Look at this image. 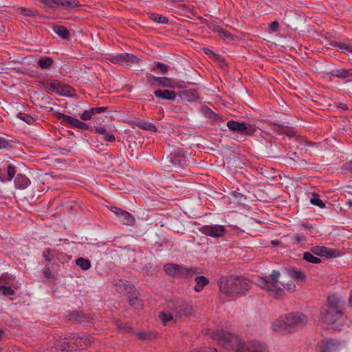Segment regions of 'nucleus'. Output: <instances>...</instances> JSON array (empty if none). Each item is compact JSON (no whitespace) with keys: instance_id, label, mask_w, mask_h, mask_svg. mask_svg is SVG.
<instances>
[{"instance_id":"7ed1b4c3","label":"nucleus","mask_w":352,"mask_h":352,"mask_svg":"<svg viewBox=\"0 0 352 352\" xmlns=\"http://www.w3.org/2000/svg\"><path fill=\"white\" fill-rule=\"evenodd\" d=\"M280 275L278 271L273 270L270 276L258 277L256 283L261 289L267 291L270 296L279 298L285 294L284 289L278 286Z\"/></svg>"},{"instance_id":"49530a36","label":"nucleus","mask_w":352,"mask_h":352,"mask_svg":"<svg viewBox=\"0 0 352 352\" xmlns=\"http://www.w3.org/2000/svg\"><path fill=\"white\" fill-rule=\"evenodd\" d=\"M72 126L80 129H84L87 130L89 129V126L87 124L80 121L79 120L75 118L74 121V124Z\"/></svg>"},{"instance_id":"c85d7f7f","label":"nucleus","mask_w":352,"mask_h":352,"mask_svg":"<svg viewBox=\"0 0 352 352\" xmlns=\"http://www.w3.org/2000/svg\"><path fill=\"white\" fill-rule=\"evenodd\" d=\"M159 318L161 319L164 325H166L168 322L172 320L175 322V314L173 309L168 312H161L159 315Z\"/></svg>"},{"instance_id":"e2e57ef3","label":"nucleus","mask_w":352,"mask_h":352,"mask_svg":"<svg viewBox=\"0 0 352 352\" xmlns=\"http://www.w3.org/2000/svg\"><path fill=\"white\" fill-rule=\"evenodd\" d=\"M168 162H171L175 168H177L178 165H179V160H177L175 157V159L171 157Z\"/></svg>"},{"instance_id":"052dcab7","label":"nucleus","mask_w":352,"mask_h":352,"mask_svg":"<svg viewBox=\"0 0 352 352\" xmlns=\"http://www.w3.org/2000/svg\"><path fill=\"white\" fill-rule=\"evenodd\" d=\"M270 29L272 32H276L279 28V23L276 21H274L270 24Z\"/></svg>"},{"instance_id":"4468645a","label":"nucleus","mask_w":352,"mask_h":352,"mask_svg":"<svg viewBox=\"0 0 352 352\" xmlns=\"http://www.w3.org/2000/svg\"><path fill=\"white\" fill-rule=\"evenodd\" d=\"M74 340L70 339L69 337L60 338L54 342V347L56 350L73 351H76V347L74 346Z\"/></svg>"},{"instance_id":"79ce46f5","label":"nucleus","mask_w":352,"mask_h":352,"mask_svg":"<svg viewBox=\"0 0 352 352\" xmlns=\"http://www.w3.org/2000/svg\"><path fill=\"white\" fill-rule=\"evenodd\" d=\"M12 280V276L8 274H3L0 276V285H10Z\"/></svg>"},{"instance_id":"f257e3e1","label":"nucleus","mask_w":352,"mask_h":352,"mask_svg":"<svg viewBox=\"0 0 352 352\" xmlns=\"http://www.w3.org/2000/svg\"><path fill=\"white\" fill-rule=\"evenodd\" d=\"M327 303L328 307H322L320 310V318L327 325H331L334 330L341 331L345 320L342 312L344 300L331 295L327 298Z\"/></svg>"},{"instance_id":"aec40b11","label":"nucleus","mask_w":352,"mask_h":352,"mask_svg":"<svg viewBox=\"0 0 352 352\" xmlns=\"http://www.w3.org/2000/svg\"><path fill=\"white\" fill-rule=\"evenodd\" d=\"M154 95L156 98L170 100H173L176 98V93L168 89H157L154 91Z\"/></svg>"},{"instance_id":"cd10ccee","label":"nucleus","mask_w":352,"mask_h":352,"mask_svg":"<svg viewBox=\"0 0 352 352\" xmlns=\"http://www.w3.org/2000/svg\"><path fill=\"white\" fill-rule=\"evenodd\" d=\"M54 32L60 36L63 39H68L70 37L69 30L64 26L55 25L53 28Z\"/></svg>"},{"instance_id":"338daca9","label":"nucleus","mask_w":352,"mask_h":352,"mask_svg":"<svg viewBox=\"0 0 352 352\" xmlns=\"http://www.w3.org/2000/svg\"><path fill=\"white\" fill-rule=\"evenodd\" d=\"M344 168L352 172V161L348 162L344 164Z\"/></svg>"},{"instance_id":"6ab92c4d","label":"nucleus","mask_w":352,"mask_h":352,"mask_svg":"<svg viewBox=\"0 0 352 352\" xmlns=\"http://www.w3.org/2000/svg\"><path fill=\"white\" fill-rule=\"evenodd\" d=\"M15 173V167L12 164H9L7 170L0 169V179L2 182L11 181Z\"/></svg>"},{"instance_id":"5701e85b","label":"nucleus","mask_w":352,"mask_h":352,"mask_svg":"<svg viewBox=\"0 0 352 352\" xmlns=\"http://www.w3.org/2000/svg\"><path fill=\"white\" fill-rule=\"evenodd\" d=\"M273 131L279 135L286 134L290 137L294 136L295 135L294 131L292 130L289 127L277 124L276 123L273 124Z\"/></svg>"},{"instance_id":"c756f323","label":"nucleus","mask_w":352,"mask_h":352,"mask_svg":"<svg viewBox=\"0 0 352 352\" xmlns=\"http://www.w3.org/2000/svg\"><path fill=\"white\" fill-rule=\"evenodd\" d=\"M56 117L61 121L62 124H67L71 126L73 125L74 121L75 119V118H73L72 116H67L66 114L59 113V112H57L56 113Z\"/></svg>"},{"instance_id":"f3484780","label":"nucleus","mask_w":352,"mask_h":352,"mask_svg":"<svg viewBox=\"0 0 352 352\" xmlns=\"http://www.w3.org/2000/svg\"><path fill=\"white\" fill-rule=\"evenodd\" d=\"M314 254L327 258H333L338 256L337 251L324 246H314L310 249Z\"/></svg>"},{"instance_id":"dca6fc26","label":"nucleus","mask_w":352,"mask_h":352,"mask_svg":"<svg viewBox=\"0 0 352 352\" xmlns=\"http://www.w3.org/2000/svg\"><path fill=\"white\" fill-rule=\"evenodd\" d=\"M111 210L117 215L119 220L124 225L131 226L133 224L135 219L127 211L117 207H112Z\"/></svg>"},{"instance_id":"13d9d810","label":"nucleus","mask_w":352,"mask_h":352,"mask_svg":"<svg viewBox=\"0 0 352 352\" xmlns=\"http://www.w3.org/2000/svg\"><path fill=\"white\" fill-rule=\"evenodd\" d=\"M91 131H95L96 133H98L101 135H104L107 133V130L104 126H101V127L95 126L94 129H91Z\"/></svg>"},{"instance_id":"864d4df0","label":"nucleus","mask_w":352,"mask_h":352,"mask_svg":"<svg viewBox=\"0 0 352 352\" xmlns=\"http://www.w3.org/2000/svg\"><path fill=\"white\" fill-rule=\"evenodd\" d=\"M10 146L8 141L4 138L0 137V149L7 148Z\"/></svg>"},{"instance_id":"f704fd0d","label":"nucleus","mask_w":352,"mask_h":352,"mask_svg":"<svg viewBox=\"0 0 352 352\" xmlns=\"http://www.w3.org/2000/svg\"><path fill=\"white\" fill-rule=\"evenodd\" d=\"M136 336L140 340H153L156 337V334L151 331H139L136 333Z\"/></svg>"},{"instance_id":"603ef678","label":"nucleus","mask_w":352,"mask_h":352,"mask_svg":"<svg viewBox=\"0 0 352 352\" xmlns=\"http://www.w3.org/2000/svg\"><path fill=\"white\" fill-rule=\"evenodd\" d=\"M190 352H218L217 349L210 347H204L192 350Z\"/></svg>"},{"instance_id":"de8ad7c7","label":"nucleus","mask_w":352,"mask_h":352,"mask_svg":"<svg viewBox=\"0 0 352 352\" xmlns=\"http://www.w3.org/2000/svg\"><path fill=\"white\" fill-rule=\"evenodd\" d=\"M168 66L162 63H157L155 65V67L153 68V70H157L160 73L164 74H166L168 72Z\"/></svg>"},{"instance_id":"0eeeda50","label":"nucleus","mask_w":352,"mask_h":352,"mask_svg":"<svg viewBox=\"0 0 352 352\" xmlns=\"http://www.w3.org/2000/svg\"><path fill=\"white\" fill-rule=\"evenodd\" d=\"M227 126L230 131L247 135H252L256 131V129L254 125L247 124L243 122H236L234 120L228 121Z\"/></svg>"},{"instance_id":"680f3d73","label":"nucleus","mask_w":352,"mask_h":352,"mask_svg":"<svg viewBox=\"0 0 352 352\" xmlns=\"http://www.w3.org/2000/svg\"><path fill=\"white\" fill-rule=\"evenodd\" d=\"M117 325H118V327L120 329L122 330L123 331H130L131 329V327L128 326L127 324L122 325L121 324L118 323Z\"/></svg>"},{"instance_id":"a878e982","label":"nucleus","mask_w":352,"mask_h":352,"mask_svg":"<svg viewBox=\"0 0 352 352\" xmlns=\"http://www.w3.org/2000/svg\"><path fill=\"white\" fill-rule=\"evenodd\" d=\"M331 45L336 48V50L340 52L346 54H352V45H347L340 42H334L331 43Z\"/></svg>"},{"instance_id":"39448f33","label":"nucleus","mask_w":352,"mask_h":352,"mask_svg":"<svg viewBox=\"0 0 352 352\" xmlns=\"http://www.w3.org/2000/svg\"><path fill=\"white\" fill-rule=\"evenodd\" d=\"M164 270L167 274L171 276H181L186 278L201 273V270L199 268H186L182 265L174 263L166 264Z\"/></svg>"},{"instance_id":"69168bd1","label":"nucleus","mask_w":352,"mask_h":352,"mask_svg":"<svg viewBox=\"0 0 352 352\" xmlns=\"http://www.w3.org/2000/svg\"><path fill=\"white\" fill-rule=\"evenodd\" d=\"M294 240L297 241L298 243H300L301 241H305V238L303 236H298L296 235L294 236Z\"/></svg>"},{"instance_id":"b1692460","label":"nucleus","mask_w":352,"mask_h":352,"mask_svg":"<svg viewBox=\"0 0 352 352\" xmlns=\"http://www.w3.org/2000/svg\"><path fill=\"white\" fill-rule=\"evenodd\" d=\"M135 125L138 126L139 129L149 131H157V128L153 123L149 122L146 120H140L135 122Z\"/></svg>"},{"instance_id":"bf43d9fd","label":"nucleus","mask_w":352,"mask_h":352,"mask_svg":"<svg viewBox=\"0 0 352 352\" xmlns=\"http://www.w3.org/2000/svg\"><path fill=\"white\" fill-rule=\"evenodd\" d=\"M129 303L132 306H140L142 305L141 300L136 297L129 299Z\"/></svg>"},{"instance_id":"4be33fe9","label":"nucleus","mask_w":352,"mask_h":352,"mask_svg":"<svg viewBox=\"0 0 352 352\" xmlns=\"http://www.w3.org/2000/svg\"><path fill=\"white\" fill-rule=\"evenodd\" d=\"M14 184L16 188L23 190L30 184V180L22 174H18L14 179Z\"/></svg>"},{"instance_id":"7c9ffc66","label":"nucleus","mask_w":352,"mask_h":352,"mask_svg":"<svg viewBox=\"0 0 352 352\" xmlns=\"http://www.w3.org/2000/svg\"><path fill=\"white\" fill-rule=\"evenodd\" d=\"M53 63V59L50 57H42L38 60V65L41 69H46L50 68Z\"/></svg>"},{"instance_id":"09e8293b","label":"nucleus","mask_w":352,"mask_h":352,"mask_svg":"<svg viewBox=\"0 0 352 352\" xmlns=\"http://www.w3.org/2000/svg\"><path fill=\"white\" fill-rule=\"evenodd\" d=\"M283 287L290 292H294L296 290V285L293 281H290L287 283H282Z\"/></svg>"},{"instance_id":"473e14b6","label":"nucleus","mask_w":352,"mask_h":352,"mask_svg":"<svg viewBox=\"0 0 352 352\" xmlns=\"http://www.w3.org/2000/svg\"><path fill=\"white\" fill-rule=\"evenodd\" d=\"M201 112L205 115L206 117L213 121H216L219 119V116L206 106L201 107Z\"/></svg>"},{"instance_id":"ea45409f","label":"nucleus","mask_w":352,"mask_h":352,"mask_svg":"<svg viewBox=\"0 0 352 352\" xmlns=\"http://www.w3.org/2000/svg\"><path fill=\"white\" fill-rule=\"evenodd\" d=\"M0 293L5 296H10L15 294L14 291L9 285H0Z\"/></svg>"},{"instance_id":"4d7b16f0","label":"nucleus","mask_w":352,"mask_h":352,"mask_svg":"<svg viewBox=\"0 0 352 352\" xmlns=\"http://www.w3.org/2000/svg\"><path fill=\"white\" fill-rule=\"evenodd\" d=\"M103 140L106 142H113L116 140V138L113 134L106 133V134L104 135Z\"/></svg>"},{"instance_id":"72a5a7b5","label":"nucleus","mask_w":352,"mask_h":352,"mask_svg":"<svg viewBox=\"0 0 352 352\" xmlns=\"http://www.w3.org/2000/svg\"><path fill=\"white\" fill-rule=\"evenodd\" d=\"M60 6L67 9H73L80 6L79 1L76 0H60Z\"/></svg>"},{"instance_id":"bb28decb","label":"nucleus","mask_w":352,"mask_h":352,"mask_svg":"<svg viewBox=\"0 0 352 352\" xmlns=\"http://www.w3.org/2000/svg\"><path fill=\"white\" fill-rule=\"evenodd\" d=\"M116 290L120 294L129 293L133 290V287L131 285L126 284L122 280L115 284Z\"/></svg>"},{"instance_id":"c03bdc74","label":"nucleus","mask_w":352,"mask_h":352,"mask_svg":"<svg viewBox=\"0 0 352 352\" xmlns=\"http://www.w3.org/2000/svg\"><path fill=\"white\" fill-rule=\"evenodd\" d=\"M41 1L47 7L51 8H54L60 4V0H41Z\"/></svg>"},{"instance_id":"9b49d317","label":"nucleus","mask_w":352,"mask_h":352,"mask_svg":"<svg viewBox=\"0 0 352 352\" xmlns=\"http://www.w3.org/2000/svg\"><path fill=\"white\" fill-rule=\"evenodd\" d=\"M113 64L126 65L138 63V58L131 54L124 53L111 56L107 58Z\"/></svg>"},{"instance_id":"774afa93","label":"nucleus","mask_w":352,"mask_h":352,"mask_svg":"<svg viewBox=\"0 0 352 352\" xmlns=\"http://www.w3.org/2000/svg\"><path fill=\"white\" fill-rule=\"evenodd\" d=\"M73 316H77V318H76V319H75V320H76V322L81 323V322H82L84 321V320L82 319V316L80 314H74Z\"/></svg>"},{"instance_id":"393cba45","label":"nucleus","mask_w":352,"mask_h":352,"mask_svg":"<svg viewBox=\"0 0 352 352\" xmlns=\"http://www.w3.org/2000/svg\"><path fill=\"white\" fill-rule=\"evenodd\" d=\"M195 291L199 292L203 288L209 283V280L205 276H197L195 278Z\"/></svg>"},{"instance_id":"9d476101","label":"nucleus","mask_w":352,"mask_h":352,"mask_svg":"<svg viewBox=\"0 0 352 352\" xmlns=\"http://www.w3.org/2000/svg\"><path fill=\"white\" fill-rule=\"evenodd\" d=\"M340 346L338 341L331 338H325L318 342L317 352H338Z\"/></svg>"},{"instance_id":"6e6552de","label":"nucleus","mask_w":352,"mask_h":352,"mask_svg":"<svg viewBox=\"0 0 352 352\" xmlns=\"http://www.w3.org/2000/svg\"><path fill=\"white\" fill-rule=\"evenodd\" d=\"M199 231L206 236L213 238L222 237L226 232L224 226L217 224L204 225L199 228Z\"/></svg>"},{"instance_id":"3c124183","label":"nucleus","mask_w":352,"mask_h":352,"mask_svg":"<svg viewBox=\"0 0 352 352\" xmlns=\"http://www.w3.org/2000/svg\"><path fill=\"white\" fill-rule=\"evenodd\" d=\"M94 115L92 114V113L91 112V109H89V110H86L81 115H80V118L83 120H89L91 118V117L93 116Z\"/></svg>"},{"instance_id":"1a4fd4ad","label":"nucleus","mask_w":352,"mask_h":352,"mask_svg":"<svg viewBox=\"0 0 352 352\" xmlns=\"http://www.w3.org/2000/svg\"><path fill=\"white\" fill-rule=\"evenodd\" d=\"M146 77L148 83L153 87L175 88L177 86V82L175 80L167 77H156L151 74H146Z\"/></svg>"},{"instance_id":"ddd939ff","label":"nucleus","mask_w":352,"mask_h":352,"mask_svg":"<svg viewBox=\"0 0 352 352\" xmlns=\"http://www.w3.org/2000/svg\"><path fill=\"white\" fill-rule=\"evenodd\" d=\"M235 352H267L265 346L256 341L245 343Z\"/></svg>"},{"instance_id":"58836bf2","label":"nucleus","mask_w":352,"mask_h":352,"mask_svg":"<svg viewBox=\"0 0 352 352\" xmlns=\"http://www.w3.org/2000/svg\"><path fill=\"white\" fill-rule=\"evenodd\" d=\"M17 118L25 122L28 124H32L36 121L35 118L32 116L21 112L18 113Z\"/></svg>"},{"instance_id":"f8f14e48","label":"nucleus","mask_w":352,"mask_h":352,"mask_svg":"<svg viewBox=\"0 0 352 352\" xmlns=\"http://www.w3.org/2000/svg\"><path fill=\"white\" fill-rule=\"evenodd\" d=\"M173 309L175 314V322L192 315L193 312L192 306L184 302L178 303Z\"/></svg>"},{"instance_id":"8fccbe9b","label":"nucleus","mask_w":352,"mask_h":352,"mask_svg":"<svg viewBox=\"0 0 352 352\" xmlns=\"http://www.w3.org/2000/svg\"><path fill=\"white\" fill-rule=\"evenodd\" d=\"M217 31L219 33V35L221 36V37L229 39L232 38V35L228 31L222 28H219Z\"/></svg>"},{"instance_id":"5fc2aeb1","label":"nucleus","mask_w":352,"mask_h":352,"mask_svg":"<svg viewBox=\"0 0 352 352\" xmlns=\"http://www.w3.org/2000/svg\"><path fill=\"white\" fill-rule=\"evenodd\" d=\"M107 110L106 107H93L91 108V112L93 115L99 114L104 112Z\"/></svg>"},{"instance_id":"423d86ee","label":"nucleus","mask_w":352,"mask_h":352,"mask_svg":"<svg viewBox=\"0 0 352 352\" xmlns=\"http://www.w3.org/2000/svg\"><path fill=\"white\" fill-rule=\"evenodd\" d=\"M211 337L227 349H232L233 343L236 341V338L232 333L223 330H217L213 332Z\"/></svg>"},{"instance_id":"0e129e2a","label":"nucleus","mask_w":352,"mask_h":352,"mask_svg":"<svg viewBox=\"0 0 352 352\" xmlns=\"http://www.w3.org/2000/svg\"><path fill=\"white\" fill-rule=\"evenodd\" d=\"M43 274H45V276L47 278H50L52 277V274L50 270V268L46 267L43 270Z\"/></svg>"},{"instance_id":"a19ab883","label":"nucleus","mask_w":352,"mask_h":352,"mask_svg":"<svg viewBox=\"0 0 352 352\" xmlns=\"http://www.w3.org/2000/svg\"><path fill=\"white\" fill-rule=\"evenodd\" d=\"M151 19L157 22L158 23L166 24L168 22L167 17L158 14H153L151 16Z\"/></svg>"},{"instance_id":"a18cd8bd","label":"nucleus","mask_w":352,"mask_h":352,"mask_svg":"<svg viewBox=\"0 0 352 352\" xmlns=\"http://www.w3.org/2000/svg\"><path fill=\"white\" fill-rule=\"evenodd\" d=\"M310 202L315 206H317L321 208L325 207V204L322 202V201L320 199L318 195H314V197L311 199Z\"/></svg>"},{"instance_id":"6e6d98bb","label":"nucleus","mask_w":352,"mask_h":352,"mask_svg":"<svg viewBox=\"0 0 352 352\" xmlns=\"http://www.w3.org/2000/svg\"><path fill=\"white\" fill-rule=\"evenodd\" d=\"M43 256L45 258L47 261H51L52 260L53 256L51 255V250L50 249H46L43 252Z\"/></svg>"},{"instance_id":"20e7f679","label":"nucleus","mask_w":352,"mask_h":352,"mask_svg":"<svg viewBox=\"0 0 352 352\" xmlns=\"http://www.w3.org/2000/svg\"><path fill=\"white\" fill-rule=\"evenodd\" d=\"M307 322V318L301 313H290L276 320L272 328L276 331H283L287 328L301 327Z\"/></svg>"},{"instance_id":"e433bc0d","label":"nucleus","mask_w":352,"mask_h":352,"mask_svg":"<svg viewBox=\"0 0 352 352\" xmlns=\"http://www.w3.org/2000/svg\"><path fill=\"white\" fill-rule=\"evenodd\" d=\"M76 263L82 270H87L91 267V262L87 258H78L76 260Z\"/></svg>"},{"instance_id":"4c0bfd02","label":"nucleus","mask_w":352,"mask_h":352,"mask_svg":"<svg viewBox=\"0 0 352 352\" xmlns=\"http://www.w3.org/2000/svg\"><path fill=\"white\" fill-rule=\"evenodd\" d=\"M314 254L312 252H306L303 254V258L307 262L312 263H319L321 260L320 258L316 257L314 255Z\"/></svg>"},{"instance_id":"37998d69","label":"nucleus","mask_w":352,"mask_h":352,"mask_svg":"<svg viewBox=\"0 0 352 352\" xmlns=\"http://www.w3.org/2000/svg\"><path fill=\"white\" fill-rule=\"evenodd\" d=\"M289 276L292 278L298 280H303L305 278V275L303 272H302L300 271H296V270L290 271Z\"/></svg>"},{"instance_id":"412c9836","label":"nucleus","mask_w":352,"mask_h":352,"mask_svg":"<svg viewBox=\"0 0 352 352\" xmlns=\"http://www.w3.org/2000/svg\"><path fill=\"white\" fill-rule=\"evenodd\" d=\"M331 75L333 77L345 79L349 77H352V68L345 69L340 68L336 69L331 72Z\"/></svg>"},{"instance_id":"2eb2a0df","label":"nucleus","mask_w":352,"mask_h":352,"mask_svg":"<svg viewBox=\"0 0 352 352\" xmlns=\"http://www.w3.org/2000/svg\"><path fill=\"white\" fill-rule=\"evenodd\" d=\"M45 87L51 91H55L60 96H69L70 95L71 89L69 87H63L57 80H52L47 82Z\"/></svg>"},{"instance_id":"a211bd4d","label":"nucleus","mask_w":352,"mask_h":352,"mask_svg":"<svg viewBox=\"0 0 352 352\" xmlns=\"http://www.w3.org/2000/svg\"><path fill=\"white\" fill-rule=\"evenodd\" d=\"M69 338L74 340L73 345L74 346L76 347V350L85 349L90 344L91 342V338L85 335L76 336L72 334L69 336Z\"/></svg>"},{"instance_id":"2f4dec72","label":"nucleus","mask_w":352,"mask_h":352,"mask_svg":"<svg viewBox=\"0 0 352 352\" xmlns=\"http://www.w3.org/2000/svg\"><path fill=\"white\" fill-rule=\"evenodd\" d=\"M17 12L25 16H35L38 14V12L35 9H29L23 7H20L17 9Z\"/></svg>"},{"instance_id":"c9c22d12","label":"nucleus","mask_w":352,"mask_h":352,"mask_svg":"<svg viewBox=\"0 0 352 352\" xmlns=\"http://www.w3.org/2000/svg\"><path fill=\"white\" fill-rule=\"evenodd\" d=\"M182 95L184 98L188 100H195L198 98L197 91L192 89L183 91Z\"/></svg>"},{"instance_id":"f03ea898","label":"nucleus","mask_w":352,"mask_h":352,"mask_svg":"<svg viewBox=\"0 0 352 352\" xmlns=\"http://www.w3.org/2000/svg\"><path fill=\"white\" fill-rule=\"evenodd\" d=\"M221 292L228 296H234L248 291L250 287V282L243 277L231 276L221 278L219 281Z\"/></svg>"}]
</instances>
